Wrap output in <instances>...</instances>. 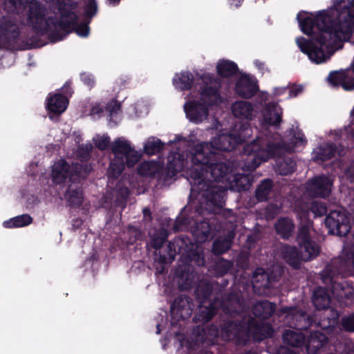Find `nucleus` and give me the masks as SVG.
Listing matches in <instances>:
<instances>
[{"label": "nucleus", "mask_w": 354, "mask_h": 354, "mask_svg": "<svg viewBox=\"0 0 354 354\" xmlns=\"http://www.w3.org/2000/svg\"><path fill=\"white\" fill-rule=\"evenodd\" d=\"M5 6L8 11L18 13L27 6L24 4V0H6Z\"/></svg>", "instance_id": "obj_38"}, {"label": "nucleus", "mask_w": 354, "mask_h": 354, "mask_svg": "<svg viewBox=\"0 0 354 354\" xmlns=\"http://www.w3.org/2000/svg\"><path fill=\"white\" fill-rule=\"evenodd\" d=\"M257 80L248 75H241L236 84V93L245 98L251 97L257 91Z\"/></svg>", "instance_id": "obj_15"}, {"label": "nucleus", "mask_w": 354, "mask_h": 354, "mask_svg": "<svg viewBox=\"0 0 354 354\" xmlns=\"http://www.w3.org/2000/svg\"><path fill=\"white\" fill-rule=\"evenodd\" d=\"M70 165L64 160H59L52 165L50 178L55 185H63L72 179Z\"/></svg>", "instance_id": "obj_14"}, {"label": "nucleus", "mask_w": 354, "mask_h": 354, "mask_svg": "<svg viewBox=\"0 0 354 354\" xmlns=\"http://www.w3.org/2000/svg\"><path fill=\"white\" fill-rule=\"evenodd\" d=\"M207 313L205 314V313L203 310V307L201 308L202 319H203L205 321H207V320L210 319L214 316V315L215 313L214 306H211V308L209 309H207Z\"/></svg>", "instance_id": "obj_48"}, {"label": "nucleus", "mask_w": 354, "mask_h": 354, "mask_svg": "<svg viewBox=\"0 0 354 354\" xmlns=\"http://www.w3.org/2000/svg\"><path fill=\"white\" fill-rule=\"evenodd\" d=\"M274 306L269 301H263L257 303L252 309V313L257 317L266 319L274 312Z\"/></svg>", "instance_id": "obj_27"}, {"label": "nucleus", "mask_w": 354, "mask_h": 354, "mask_svg": "<svg viewBox=\"0 0 354 354\" xmlns=\"http://www.w3.org/2000/svg\"><path fill=\"white\" fill-rule=\"evenodd\" d=\"M182 346H187V349L189 351L190 350V346L189 345H185V342H182L181 343Z\"/></svg>", "instance_id": "obj_54"}, {"label": "nucleus", "mask_w": 354, "mask_h": 354, "mask_svg": "<svg viewBox=\"0 0 354 354\" xmlns=\"http://www.w3.org/2000/svg\"><path fill=\"white\" fill-rule=\"evenodd\" d=\"M194 75L189 71L176 73L173 78L174 86L180 91L189 90L194 86L198 95L191 93L185 97L183 108L186 118L194 124L206 120L210 111L223 102L220 86L209 75L201 77L196 84Z\"/></svg>", "instance_id": "obj_4"}, {"label": "nucleus", "mask_w": 354, "mask_h": 354, "mask_svg": "<svg viewBox=\"0 0 354 354\" xmlns=\"http://www.w3.org/2000/svg\"><path fill=\"white\" fill-rule=\"evenodd\" d=\"M32 222V218L30 215L22 214L3 221V226L6 228L23 227Z\"/></svg>", "instance_id": "obj_30"}, {"label": "nucleus", "mask_w": 354, "mask_h": 354, "mask_svg": "<svg viewBox=\"0 0 354 354\" xmlns=\"http://www.w3.org/2000/svg\"><path fill=\"white\" fill-rule=\"evenodd\" d=\"M28 6L27 23L38 32L63 30L67 33L73 27L80 37H86L89 34L87 23L75 24V6L70 0H59L55 8L57 12L55 10H47L36 0H30Z\"/></svg>", "instance_id": "obj_5"}, {"label": "nucleus", "mask_w": 354, "mask_h": 354, "mask_svg": "<svg viewBox=\"0 0 354 354\" xmlns=\"http://www.w3.org/2000/svg\"><path fill=\"white\" fill-rule=\"evenodd\" d=\"M333 179L331 176H319L310 180L306 186L304 197H326L331 192Z\"/></svg>", "instance_id": "obj_10"}, {"label": "nucleus", "mask_w": 354, "mask_h": 354, "mask_svg": "<svg viewBox=\"0 0 354 354\" xmlns=\"http://www.w3.org/2000/svg\"><path fill=\"white\" fill-rule=\"evenodd\" d=\"M169 144L174 147H191V143L189 142V141L187 140L185 138H183L180 136H176L175 140L169 141Z\"/></svg>", "instance_id": "obj_41"}, {"label": "nucleus", "mask_w": 354, "mask_h": 354, "mask_svg": "<svg viewBox=\"0 0 354 354\" xmlns=\"http://www.w3.org/2000/svg\"><path fill=\"white\" fill-rule=\"evenodd\" d=\"M288 91L286 87H277L274 88L273 95L275 97L281 96Z\"/></svg>", "instance_id": "obj_49"}, {"label": "nucleus", "mask_w": 354, "mask_h": 354, "mask_svg": "<svg viewBox=\"0 0 354 354\" xmlns=\"http://www.w3.org/2000/svg\"><path fill=\"white\" fill-rule=\"evenodd\" d=\"M343 153L342 150L334 149L330 144L326 142L314 149L313 157L317 161H324L335 156V154L342 156Z\"/></svg>", "instance_id": "obj_19"}, {"label": "nucleus", "mask_w": 354, "mask_h": 354, "mask_svg": "<svg viewBox=\"0 0 354 354\" xmlns=\"http://www.w3.org/2000/svg\"><path fill=\"white\" fill-rule=\"evenodd\" d=\"M347 216H348L347 215ZM350 217H351V215H349V217H348V221H349V222H350V219H351V218H350ZM349 225L351 226V224H350V223H349Z\"/></svg>", "instance_id": "obj_59"}, {"label": "nucleus", "mask_w": 354, "mask_h": 354, "mask_svg": "<svg viewBox=\"0 0 354 354\" xmlns=\"http://www.w3.org/2000/svg\"><path fill=\"white\" fill-rule=\"evenodd\" d=\"M97 11L96 3L94 1L91 0L89 1L85 9V15L88 17H93Z\"/></svg>", "instance_id": "obj_44"}, {"label": "nucleus", "mask_w": 354, "mask_h": 354, "mask_svg": "<svg viewBox=\"0 0 354 354\" xmlns=\"http://www.w3.org/2000/svg\"><path fill=\"white\" fill-rule=\"evenodd\" d=\"M109 3L113 6L117 5L120 0H108Z\"/></svg>", "instance_id": "obj_53"}, {"label": "nucleus", "mask_w": 354, "mask_h": 354, "mask_svg": "<svg viewBox=\"0 0 354 354\" xmlns=\"http://www.w3.org/2000/svg\"><path fill=\"white\" fill-rule=\"evenodd\" d=\"M111 151L114 156L107 171L109 180L118 178L127 165L133 167L141 158V153L132 147L128 140L120 138L113 141Z\"/></svg>", "instance_id": "obj_8"}, {"label": "nucleus", "mask_w": 354, "mask_h": 354, "mask_svg": "<svg viewBox=\"0 0 354 354\" xmlns=\"http://www.w3.org/2000/svg\"><path fill=\"white\" fill-rule=\"evenodd\" d=\"M342 326L346 330H354V315H351L343 318Z\"/></svg>", "instance_id": "obj_42"}, {"label": "nucleus", "mask_w": 354, "mask_h": 354, "mask_svg": "<svg viewBox=\"0 0 354 354\" xmlns=\"http://www.w3.org/2000/svg\"><path fill=\"white\" fill-rule=\"evenodd\" d=\"M282 109L276 104H267L261 112L262 129L255 140L244 147V153L248 157L242 166L243 170H254L261 163L280 154L281 149L293 151L306 145L307 140L298 128L291 129L283 143L278 142L276 135H270L266 129L267 125H277L281 121Z\"/></svg>", "instance_id": "obj_3"}, {"label": "nucleus", "mask_w": 354, "mask_h": 354, "mask_svg": "<svg viewBox=\"0 0 354 354\" xmlns=\"http://www.w3.org/2000/svg\"><path fill=\"white\" fill-rule=\"evenodd\" d=\"M124 192H125V194L127 193V189H125Z\"/></svg>", "instance_id": "obj_60"}, {"label": "nucleus", "mask_w": 354, "mask_h": 354, "mask_svg": "<svg viewBox=\"0 0 354 354\" xmlns=\"http://www.w3.org/2000/svg\"><path fill=\"white\" fill-rule=\"evenodd\" d=\"M160 325H157V333H160Z\"/></svg>", "instance_id": "obj_56"}, {"label": "nucleus", "mask_w": 354, "mask_h": 354, "mask_svg": "<svg viewBox=\"0 0 354 354\" xmlns=\"http://www.w3.org/2000/svg\"><path fill=\"white\" fill-rule=\"evenodd\" d=\"M326 225L330 233L338 236H345L350 230L347 213L344 210H334L326 217Z\"/></svg>", "instance_id": "obj_11"}, {"label": "nucleus", "mask_w": 354, "mask_h": 354, "mask_svg": "<svg viewBox=\"0 0 354 354\" xmlns=\"http://www.w3.org/2000/svg\"><path fill=\"white\" fill-rule=\"evenodd\" d=\"M344 178L351 183L354 182V165H351L348 169L345 171L344 176L340 177L341 180H343Z\"/></svg>", "instance_id": "obj_45"}, {"label": "nucleus", "mask_w": 354, "mask_h": 354, "mask_svg": "<svg viewBox=\"0 0 354 354\" xmlns=\"http://www.w3.org/2000/svg\"><path fill=\"white\" fill-rule=\"evenodd\" d=\"M303 86L301 85L293 86L288 89L289 95L288 98L295 97L303 91Z\"/></svg>", "instance_id": "obj_47"}, {"label": "nucleus", "mask_w": 354, "mask_h": 354, "mask_svg": "<svg viewBox=\"0 0 354 354\" xmlns=\"http://www.w3.org/2000/svg\"><path fill=\"white\" fill-rule=\"evenodd\" d=\"M326 341L327 337L324 334L314 332L310 335L307 342H304V345L308 354H314L326 343Z\"/></svg>", "instance_id": "obj_20"}, {"label": "nucleus", "mask_w": 354, "mask_h": 354, "mask_svg": "<svg viewBox=\"0 0 354 354\" xmlns=\"http://www.w3.org/2000/svg\"><path fill=\"white\" fill-rule=\"evenodd\" d=\"M282 313L286 314L285 318L290 325H295L299 328H304L301 324L306 319L305 313L299 311L296 308H286L282 310Z\"/></svg>", "instance_id": "obj_21"}, {"label": "nucleus", "mask_w": 354, "mask_h": 354, "mask_svg": "<svg viewBox=\"0 0 354 354\" xmlns=\"http://www.w3.org/2000/svg\"><path fill=\"white\" fill-rule=\"evenodd\" d=\"M161 165L154 161H145L139 165L138 168V173L144 176H149L158 172Z\"/></svg>", "instance_id": "obj_33"}, {"label": "nucleus", "mask_w": 354, "mask_h": 354, "mask_svg": "<svg viewBox=\"0 0 354 354\" xmlns=\"http://www.w3.org/2000/svg\"><path fill=\"white\" fill-rule=\"evenodd\" d=\"M171 314L173 318L180 317L181 319H186L189 317L192 314V310L187 299L181 298L179 302L176 300L171 306Z\"/></svg>", "instance_id": "obj_23"}, {"label": "nucleus", "mask_w": 354, "mask_h": 354, "mask_svg": "<svg viewBox=\"0 0 354 354\" xmlns=\"http://www.w3.org/2000/svg\"><path fill=\"white\" fill-rule=\"evenodd\" d=\"M19 35V28L16 24L6 19L0 22V47L14 48L12 43Z\"/></svg>", "instance_id": "obj_12"}, {"label": "nucleus", "mask_w": 354, "mask_h": 354, "mask_svg": "<svg viewBox=\"0 0 354 354\" xmlns=\"http://www.w3.org/2000/svg\"><path fill=\"white\" fill-rule=\"evenodd\" d=\"M327 274L328 270H325L322 274V281L326 285L330 284L331 287L330 288H331L333 296L339 300L344 296L348 297L351 293V290L349 288L344 290L340 284L334 281L333 278L328 277Z\"/></svg>", "instance_id": "obj_22"}, {"label": "nucleus", "mask_w": 354, "mask_h": 354, "mask_svg": "<svg viewBox=\"0 0 354 354\" xmlns=\"http://www.w3.org/2000/svg\"><path fill=\"white\" fill-rule=\"evenodd\" d=\"M311 222L307 221L301 224L298 232L297 241L299 247V252L295 247L283 245L281 248L282 257L290 265L298 267L299 260L307 261L315 258L319 253L318 245L310 237Z\"/></svg>", "instance_id": "obj_6"}, {"label": "nucleus", "mask_w": 354, "mask_h": 354, "mask_svg": "<svg viewBox=\"0 0 354 354\" xmlns=\"http://www.w3.org/2000/svg\"><path fill=\"white\" fill-rule=\"evenodd\" d=\"M258 109L257 104H252L250 102L244 100L236 101L232 106V112L234 117L246 120L247 122L245 124L248 123L251 130L248 121H251L256 118ZM241 124H244V123Z\"/></svg>", "instance_id": "obj_13"}, {"label": "nucleus", "mask_w": 354, "mask_h": 354, "mask_svg": "<svg viewBox=\"0 0 354 354\" xmlns=\"http://www.w3.org/2000/svg\"><path fill=\"white\" fill-rule=\"evenodd\" d=\"M224 310H225L227 313H230V310L227 309L225 306H223Z\"/></svg>", "instance_id": "obj_57"}, {"label": "nucleus", "mask_w": 354, "mask_h": 354, "mask_svg": "<svg viewBox=\"0 0 354 354\" xmlns=\"http://www.w3.org/2000/svg\"><path fill=\"white\" fill-rule=\"evenodd\" d=\"M72 91L68 83L53 93H50L46 98V109L49 113L59 115L64 112L68 104V97Z\"/></svg>", "instance_id": "obj_9"}, {"label": "nucleus", "mask_w": 354, "mask_h": 354, "mask_svg": "<svg viewBox=\"0 0 354 354\" xmlns=\"http://www.w3.org/2000/svg\"><path fill=\"white\" fill-rule=\"evenodd\" d=\"M277 171L281 175H288L295 171V162L292 160H284L279 163Z\"/></svg>", "instance_id": "obj_37"}, {"label": "nucleus", "mask_w": 354, "mask_h": 354, "mask_svg": "<svg viewBox=\"0 0 354 354\" xmlns=\"http://www.w3.org/2000/svg\"><path fill=\"white\" fill-rule=\"evenodd\" d=\"M327 80L332 86H342L346 91H351L354 88V78L348 77L345 71L330 73Z\"/></svg>", "instance_id": "obj_18"}, {"label": "nucleus", "mask_w": 354, "mask_h": 354, "mask_svg": "<svg viewBox=\"0 0 354 354\" xmlns=\"http://www.w3.org/2000/svg\"><path fill=\"white\" fill-rule=\"evenodd\" d=\"M163 144L156 138H149L144 145V151L147 154L152 155L158 152L162 148Z\"/></svg>", "instance_id": "obj_34"}, {"label": "nucleus", "mask_w": 354, "mask_h": 354, "mask_svg": "<svg viewBox=\"0 0 354 354\" xmlns=\"http://www.w3.org/2000/svg\"><path fill=\"white\" fill-rule=\"evenodd\" d=\"M305 335L299 329L288 330L283 335V342L292 346L300 348L304 345Z\"/></svg>", "instance_id": "obj_25"}, {"label": "nucleus", "mask_w": 354, "mask_h": 354, "mask_svg": "<svg viewBox=\"0 0 354 354\" xmlns=\"http://www.w3.org/2000/svg\"><path fill=\"white\" fill-rule=\"evenodd\" d=\"M273 330L269 324H257V322L252 317H243L239 325L230 324L222 330V337L225 340L236 339L239 344L245 343L250 336L257 341L270 337Z\"/></svg>", "instance_id": "obj_7"}, {"label": "nucleus", "mask_w": 354, "mask_h": 354, "mask_svg": "<svg viewBox=\"0 0 354 354\" xmlns=\"http://www.w3.org/2000/svg\"><path fill=\"white\" fill-rule=\"evenodd\" d=\"M243 1V0H231V5L234 6L235 7H239Z\"/></svg>", "instance_id": "obj_52"}, {"label": "nucleus", "mask_w": 354, "mask_h": 354, "mask_svg": "<svg viewBox=\"0 0 354 354\" xmlns=\"http://www.w3.org/2000/svg\"><path fill=\"white\" fill-rule=\"evenodd\" d=\"M301 30L310 36L295 39L300 50L310 62L321 64L330 59L340 47L338 42L348 40L354 28V0H336L335 7L315 12L301 11L297 16Z\"/></svg>", "instance_id": "obj_2"}, {"label": "nucleus", "mask_w": 354, "mask_h": 354, "mask_svg": "<svg viewBox=\"0 0 354 354\" xmlns=\"http://www.w3.org/2000/svg\"><path fill=\"white\" fill-rule=\"evenodd\" d=\"M234 236V233L233 232H230L228 233L227 238H219L216 239L213 244L212 250L214 253L216 254H220L227 251L231 245V241L233 239Z\"/></svg>", "instance_id": "obj_32"}, {"label": "nucleus", "mask_w": 354, "mask_h": 354, "mask_svg": "<svg viewBox=\"0 0 354 354\" xmlns=\"http://www.w3.org/2000/svg\"><path fill=\"white\" fill-rule=\"evenodd\" d=\"M295 226L292 221L287 218H279L275 224L277 233L282 238H288L292 233Z\"/></svg>", "instance_id": "obj_28"}, {"label": "nucleus", "mask_w": 354, "mask_h": 354, "mask_svg": "<svg viewBox=\"0 0 354 354\" xmlns=\"http://www.w3.org/2000/svg\"><path fill=\"white\" fill-rule=\"evenodd\" d=\"M330 323L331 324H335V323H336V319H333L330 322Z\"/></svg>", "instance_id": "obj_55"}, {"label": "nucleus", "mask_w": 354, "mask_h": 354, "mask_svg": "<svg viewBox=\"0 0 354 354\" xmlns=\"http://www.w3.org/2000/svg\"><path fill=\"white\" fill-rule=\"evenodd\" d=\"M192 231L196 241L202 243L207 239L210 231V227L207 222L203 221L194 227Z\"/></svg>", "instance_id": "obj_31"}, {"label": "nucleus", "mask_w": 354, "mask_h": 354, "mask_svg": "<svg viewBox=\"0 0 354 354\" xmlns=\"http://www.w3.org/2000/svg\"><path fill=\"white\" fill-rule=\"evenodd\" d=\"M143 212H144V214H146L147 213H148V212H149V209H145L143 210Z\"/></svg>", "instance_id": "obj_58"}, {"label": "nucleus", "mask_w": 354, "mask_h": 354, "mask_svg": "<svg viewBox=\"0 0 354 354\" xmlns=\"http://www.w3.org/2000/svg\"><path fill=\"white\" fill-rule=\"evenodd\" d=\"M81 79L83 81V82L88 86H93L95 82L93 76L88 73H82Z\"/></svg>", "instance_id": "obj_46"}, {"label": "nucleus", "mask_w": 354, "mask_h": 354, "mask_svg": "<svg viewBox=\"0 0 354 354\" xmlns=\"http://www.w3.org/2000/svg\"><path fill=\"white\" fill-rule=\"evenodd\" d=\"M66 199L73 205H78L81 204L82 201V194L80 189L73 188L70 186L68 190L65 195Z\"/></svg>", "instance_id": "obj_35"}, {"label": "nucleus", "mask_w": 354, "mask_h": 354, "mask_svg": "<svg viewBox=\"0 0 354 354\" xmlns=\"http://www.w3.org/2000/svg\"><path fill=\"white\" fill-rule=\"evenodd\" d=\"M272 182L270 180H265L259 186L256 192V196L259 201L266 200L270 193Z\"/></svg>", "instance_id": "obj_36"}, {"label": "nucleus", "mask_w": 354, "mask_h": 354, "mask_svg": "<svg viewBox=\"0 0 354 354\" xmlns=\"http://www.w3.org/2000/svg\"><path fill=\"white\" fill-rule=\"evenodd\" d=\"M131 108L133 109L135 115L136 116H142L147 114L148 112V107L142 101L136 102Z\"/></svg>", "instance_id": "obj_40"}, {"label": "nucleus", "mask_w": 354, "mask_h": 354, "mask_svg": "<svg viewBox=\"0 0 354 354\" xmlns=\"http://www.w3.org/2000/svg\"><path fill=\"white\" fill-rule=\"evenodd\" d=\"M254 64L256 66V67L259 70V71L263 73L265 70L264 63L257 59L254 62Z\"/></svg>", "instance_id": "obj_51"}, {"label": "nucleus", "mask_w": 354, "mask_h": 354, "mask_svg": "<svg viewBox=\"0 0 354 354\" xmlns=\"http://www.w3.org/2000/svg\"><path fill=\"white\" fill-rule=\"evenodd\" d=\"M272 276L266 274L263 269L257 268L253 274L252 283L254 291L257 294H267V289L271 285Z\"/></svg>", "instance_id": "obj_16"}, {"label": "nucleus", "mask_w": 354, "mask_h": 354, "mask_svg": "<svg viewBox=\"0 0 354 354\" xmlns=\"http://www.w3.org/2000/svg\"><path fill=\"white\" fill-rule=\"evenodd\" d=\"M310 209V211L315 214V216H320L324 214H325L327 212L326 205L318 201H312L310 203V205L308 203H305L304 204V207L302 206L301 207V212H302L303 215H301L299 210H297L299 218L301 219L302 216H304V221L301 223L303 224L304 222L307 221L308 220H306V214L307 212V210Z\"/></svg>", "instance_id": "obj_24"}, {"label": "nucleus", "mask_w": 354, "mask_h": 354, "mask_svg": "<svg viewBox=\"0 0 354 354\" xmlns=\"http://www.w3.org/2000/svg\"><path fill=\"white\" fill-rule=\"evenodd\" d=\"M351 116L353 117V122L350 125L344 129V135H345L348 138H350L351 139L354 140V107L351 111Z\"/></svg>", "instance_id": "obj_43"}, {"label": "nucleus", "mask_w": 354, "mask_h": 354, "mask_svg": "<svg viewBox=\"0 0 354 354\" xmlns=\"http://www.w3.org/2000/svg\"><path fill=\"white\" fill-rule=\"evenodd\" d=\"M93 141L98 149L104 150L109 145L110 138L104 134L97 135L93 138Z\"/></svg>", "instance_id": "obj_39"}, {"label": "nucleus", "mask_w": 354, "mask_h": 354, "mask_svg": "<svg viewBox=\"0 0 354 354\" xmlns=\"http://www.w3.org/2000/svg\"><path fill=\"white\" fill-rule=\"evenodd\" d=\"M236 64L227 59H221L217 62L216 71L218 74L222 77H230L237 71Z\"/></svg>", "instance_id": "obj_29"}, {"label": "nucleus", "mask_w": 354, "mask_h": 354, "mask_svg": "<svg viewBox=\"0 0 354 354\" xmlns=\"http://www.w3.org/2000/svg\"><path fill=\"white\" fill-rule=\"evenodd\" d=\"M330 297L326 292V290L319 288L313 292V302L316 308L321 310L326 308L330 304Z\"/></svg>", "instance_id": "obj_26"}, {"label": "nucleus", "mask_w": 354, "mask_h": 354, "mask_svg": "<svg viewBox=\"0 0 354 354\" xmlns=\"http://www.w3.org/2000/svg\"><path fill=\"white\" fill-rule=\"evenodd\" d=\"M216 135L211 142H201L191 149L189 154L180 151L168 156V169L173 172L186 171V178L191 184V192L201 194L205 207L214 212V207L223 204L225 192H237L248 189L250 183L245 175L235 172L231 162H218L216 151H231L236 145L250 138L252 131L248 123L235 124L232 132L226 134L218 131L220 125L215 121Z\"/></svg>", "instance_id": "obj_1"}, {"label": "nucleus", "mask_w": 354, "mask_h": 354, "mask_svg": "<svg viewBox=\"0 0 354 354\" xmlns=\"http://www.w3.org/2000/svg\"><path fill=\"white\" fill-rule=\"evenodd\" d=\"M259 98L260 100V104H261L263 102H266L270 98V95L266 92H261L259 95Z\"/></svg>", "instance_id": "obj_50"}, {"label": "nucleus", "mask_w": 354, "mask_h": 354, "mask_svg": "<svg viewBox=\"0 0 354 354\" xmlns=\"http://www.w3.org/2000/svg\"><path fill=\"white\" fill-rule=\"evenodd\" d=\"M104 109L113 118L116 115L120 110V104L115 100H110L106 104L104 103L94 104L89 112V115L93 118H99L104 112Z\"/></svg>", "instance_id": "obj_17"}]
</instances>
